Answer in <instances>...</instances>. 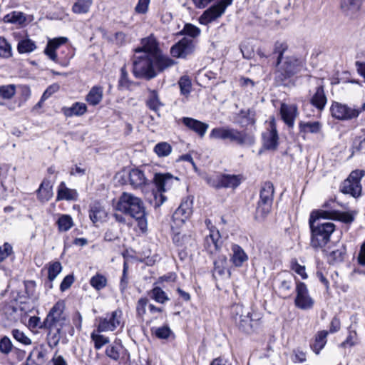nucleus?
<instances>
[{
  "label": "nucleus",
  "instance_id": "obj_1",
  "mask_svg": "<svg viewBox=\"0 0 365 365\" xmlns=\"http://www.w3.org/2000/svg\"><path fill=\"white\" fill-rule=\"evenodd\" d=\"M175 63L170 58H157L153 56H148L146 53H136L133 58V73L138 78L150 80Z\"/></svg>",
  "mask_w": 365,
  "mask_h": 365
},
{
  "label": "nucleus",
  "instance_id": "obj_2",
  "mask_svg": "<svg viewBox=\"0 0 365 365\" xmlns=\"http://www.w3.org/2000/svg\"><path fill=\"white\" fill-rule=\"evenodd\" d=\"M324 210H314L312 212L309 220L312 230L311 245L314 248L324 247L329 240L331 233L335 230V225L332 222H319L320 220H326Z\"/></svg>",
  "mask_w": 365,
  "mask_h": 365
},
{
  "label": "nucleus",
  "instance_id": "obj_3",
  "mask_svg": "<svg viewBox=\"0 0 365 365\" xmlns=\"http://www.w3.org/2000/svg\"><path fill=\"white\" fill-rule=\"evenodd\" d=\"M116 210L129 215L138 221L141 229L146 226L143 202L139 197L128 192H123L116 205Z\"/></svg>",
  "mask_w": 365,
  "mask_h": 365
},
{
  "label": "nucleus",
  "instance_id": "obj_4",
  "mask_svg": "<svg viewBox=\"0 0 365 365\" xmlns=\"http://www.w3.org/2000/svg\"><path fill=\"white\" fill-rule=\"evenodd\" d=\"M64 310V301H58L47 314L43 322L44 327L59 329L69 327L70 322Z\"/></svg>",
  "mask_w": 365,
  "mask_h": 365
},
{
  "label": "nucleus",
  "instance_id": "obj_5",
  "mask_svg": "<svg viewBox=\"0 0 365 365\" xmlns=\"http://www.w3.org/2000/svg\"><path fill=\"white\" fill-rule=\"evenodd\" d=\"M153 181L157 191L159 192L155 195V205L160 206L166 200V197L163 195V192L170 190L174 185L178 184L179 179L169 173H156Z\"/></svg>",
  "mask_w": 365,
  "mask_h": 365
},
{
  "label": "nucleus",
  "instance_id": "obj_6",
  "mask_svg": "<svg viewBox=\"0 0 365 365\" xmlns=\"http://www.w3.org/2000/svg\"><path fill=\"white\" fill-rule=\"evenodd\" d=\"M365 110V103L361 107L333 102L330 107L331 116L339 120H350L358 118Z\"/></svg>",
  "mask_w": 365,
  "mask_h": 365
},
{
  "label": "nucleus",
  "instance_id": "obj_7",
  "mask_svg": "<svg viewBox=\"0 0 365 365\" xmlns=\"http://www.w3.org/2000/svg\"><path fill=\"white\" fill-rule=\"evenodd\" d=\"M274 195V186L270 182H266L262 185L259 200L256 211V218L262 220L271 211Z\"/></svg>",
  "mask_w": 365,
  "mask_h": 365
},
{
  "label": "nucleus",
  "instance_id": "obj_8",
  "mask_svg": "<svg viewBox=\"0 0 365 365\" xmlns=\"http://www.w3.org/2000/svg\"><path fill=\"white\" fill-rule=\"evenodd\" d=\"M231 314L237 326L242 331L249 333L252 328L251 311L242 304H234L231 308Z\"/></svg>",
  "mask_w": 365,
  "mask_h": 365
},
{
  "label": "nucleus",
  "instance_id": "obj_9",
  "mask_svg": "<svg viewBox=\"0 0 365 365\" xmlns=\"http://www.w3.org/2000/svg\"><path fill=\"white\" fill-rule=\"evenodd\" d=\"M233 0H220L216 4L204 11L199 17V23L207 26L220 18L225 12L227 8L232 4Z\"/></svg>",
  "mask_w": 365,
  "mask_h": 365
},
{
  "label": "nucleus",
  "instance_id": "obj_10",
  "mask_svg": "<svg viewBox=\"0 0 365 365\" xmlns=\"http://www.w3.org/2000/svg\"><path fill=\"white\" fill-rule=\"evenodd\" d=\"M365 175V171L356 170L352 171L343 183L342 192L349 194L354 197H358L361 194V180Z\"/></svg>",
  "mask_w": 365,
  "mask_h": 365
},
{
  "label": "nucleus",
  "instance_id": "obj_11",
  "mask_svg": "<svg viewBox=\"0 0 365 365\" xmlns=\"http://www.w3.org/2000/svg\"><path fill=\"white\" fill-rule=\"evenodd\" d=\"M123 326V312L118 309L108 314L105 317H99L96 327L100 331L108 332L113 331L118 327Z\"/></svg>",
  "mask_w": 365,
  "mask_h": 365
},
{
  "label": "nucleus",
  "instance_id": "obj_12",
  "mask_svg": "<svg viewBox=\"0 0 365 365\" xmlns=\"http://www.w3.org/2000/svg\"><path fill=\"white\" fill-rule=\"evenodd\" d=\"M279 71L284 78H290L304 68V61L302 58L294 56H287L279 64Z\"/></svg>",
  "mask_w": 365,
  "mask_h": 365
},
{
  "label": "nucleus",
  "instance_id": "obj_13",
  "mask_svg": "<svg viewBox=\"0 0 365 365\" xmlns=\"http://www.w3.org/2000/svg\"><path fill=\"white\" fill-rule=\"evenodd\" d=\"M226 140L241 146L252 145L255 142V138L252 133L227 127Z\"/></svg>",
  "mask_w": 365,
  "mask_h": 365
},
{
  "label": "nucleus",
  "instance_id": "obj_14",
  "mask_svg": "<svg viewBox=\"0 0 365 365\" xmlns=\"http://www.w3.org/2000/svg\"><path fill=\"white\" fill-rule=\"evenodd\" d=\"M295 306L301 309L312 308L314 301L310 297L307 285L302 282H296Z\"/></svg>",
  "mask_w": 365,
  "mask_h": 365
},
{
  "label": "nucleus",
  "instance_id": "obj_15",
  "mask_svg": "<svg viewBox=\"0 0 365 365\" xmlns=\"http://www.w3.org/2000/svg\"><path fill=\"white\" fill-rule=\"evenodd\" d=\"M276 286L279 294L284 297L291 295L294 283L298 282L296 277L289 272H283L276 278Z\"/></svg>",
  "mask_w": 365,
  "mask_h": 365
},
{
  "label": "nucleus",
  "instance_id": "obj_16",
  "mask_svg": "<svg viewBox=\"0 0 365 365\" xmlns=\"http://www.w3.org/2000/svg\"><path fill=\"white\" fill-rule=\"evenodd\" d=\"M192 213V198L185 197L173 215V221L176 227H180Z\"/></svg>",
  "mask_w": 365,
  "mask_h": 365
},
{
  "label": "nucleus",
  "instance_id": "obj_17",
  "mask_svg": "<svg viewBox=\"0 0 365 365\" xmlns=\"http://www.w3.org/2000/svg\"><path fill=\"white\" fill-rule=\"evenodd\" d=\"M135 53H146L148 56H153L155 58H169L163 55L160 51L156 39L150 36L142 40V47L135 49Z\"/></svg>",
  "mask_w": 365,
  "mask_h": 365
},
{
  "label": "nucleus",
  "instance_id": "obj_18",
  "mask_svg": "<svg viewBox=\"0 0 365 365\" xmlns=\"http://www.w3.org/2000/svg\"><path fill=\"white\" fill-rule=\"evenodd\" d=\"M280 115L282 120L289 128H292L294 121L299 115L296 105L282 103L280 107Z\"/></svg>",
  "mask_w": 365,
  "mask_h": 365
},
{
  "label": "nucleus",
  "instance_id": "obj_19",
  "mask_svg": "<svg viewBox=\"0 0 365 365\" xmlns=\"http://www.w3.org/2000/svg\"><path fill=\"white\" fill-rule=\"evenodd\" d=\"M248 259V255L242 247L236 244L232 245L230 253V260L235 267H242Z\"/></svg>",
  "mask_w": 365,
  "mask_h": 365
},
{
  "label": "nucleus",
  "instance_id": "obj_20",
  "mask_svg": "<svg viewBox=\"0 0 365 365\" xmlns=\"http://www.w3.org/2000/svg\"><path fill=\"white\" fill-rule=\"evenodd\" d=\"M193 51V45L192 41L183 38L178 43L172 46L170 53L173 57L185 58Z\"/></svg>",
  "mask_w": 365,
  "mask_h": 365
},
{
  "label": "nucleus",
  "instance_id": "obj_21",
  "mask_svg": "<svg viewBox=\"0 0 365 365\" xmlns=\"http://www.w3.org/2000/svg\"><path fill=\"white\" fill-rule=\"evenodd\" d=\"M130 185L133 188H140L148 184V179L146 178L143 170L139 168L131 169L128 175Z\"/></svg>",
  "mask_w": 365,
  "mask_h": 365
},
{
  "label": "nucleus",
  "instance_id": "obj_22",
  "mask_svg": "<svg viewBox=\"0 0 365 365\" xmlns=\"http://www.w3.org/2000/svg\"><path fill=\"white\" fill-rule=\"evenodd\" d=\"M181 120L186 127L198 134L201 138L205 135L207 130L209 128V125L207 123L192 118L183 117Z\"/></svg>",
  "mask_w": 365,
  "mask_h": 365
},
{
  "label": "nucleus",
  "instance_id": "obj_23",
  "mask_svg": "<svg viewBox=\"0 0 365 365\" xmlns=\"http://www.w3.org/2000/svg\"><path fill=\"white\" fill-rule=\"evenodd\" d=\"M242 180L241 175H222L217 179L216 187L235 188Z\"/></svg>",
  "mask_w": 365,
  "mask_h": 365
},
{
  "label": "nucleus",
  "instance_id": "obj_24",
  "mask_svg": "<svg viewBox=\"0 0 365 365\" xmlns=\"http://www.w3.org/2000/svg\"><path fill=\"white\" fill-rule=\"evenodd\" d=\"M278 134L274 122L270 123V130L263 134L264 147L267 150H275L278 145Z\"/></svg>",
  "mask_w": 365,
  "mask_h": 365
},
{
  "label": "nucleus",
  "instance_id": "obj_25",
  "mask_svg": "<svg viewBox=\"0 0 365 365\" xmlns=\"http://www.w3.org/2000/svg\"><path fill=\"white\" fill-rule=\"evenodd\" d=\"M220 234L219 231L215 228L210 229L209 235L206 236L205 239L204 245L208 252L212 253L220 248Z\"/></svg>",
  "mask_w": 365,
  "mask_h": 365
},
{
  "label": "nucleus",
  "instance_id": "obj_26",
  "mask_svg": "<svg viewBox=\"0 0 365 365\" xmlns=\"http://www.w3.org/2000/svg\"><path fill=\"white\" fill-rule=\"evenodd\" d=\"M324 216L327 219L337 220L345 223H351L354 220V214L350 212H339L335 210H326Z\"/></svg>",
  "mask_w": 365,
  "mask_h": 365
},
{
  "label": "nucleus",
  "instance_id": "obj_27",
  "mask_svg": "<svg viewBox=\"0 0 365 365\" xmlns=\"http://www.w3.org/2000/svg\"><path fill=\"white\" fill-rule=\"evenodd\" d=\"M67 38L64 37H60L49 40L46 48H45L44 53L48 56L50 59L53 61H56L57 55L56 50L62 44L66 42Z\"/></svg>",
  "mask_w": 365,
  "mask_h": 365
},
{
  "label": "nucleus",
  "instance_id": "obj_28",
  "mask_svg": "<svg viewBox=\"0 0 365 365\" xmlns=\"http://www.w3.org/2000/svg\"><path fill=\"white\" fill-rule=\"evenodd\" d=\"M103 88L101 86H95L88 93L86 96V101L93 106L98 105L103 99Z\"/></svg>",
  "mask_w": 365,
  "mask_h": 365
},
{
  "label": "nucleus",
  "instance_id": "obj_29",
  "mask_svg": "<svg viewBox=\"0 0 365 365\" xmlns=\"http://www.w3.org/2000/svg\"><path fill=\"white\" fill-rule=\"evenodd\" d=\"M123 346L120 339H115L112 344H109L105 351L106 356L113 361H118L120 358Z\"/></svg>",
  "mask_w": 365,
  "mask_h": 365
},
{
  "label": "nucleus",
  "instance_id": "obj_30",
  "mask_svg": "<svg viewBox=\"0 0 365 365\" xmlns=\"http://www.w3.org/2000/svg\"><path fill=\"white\" fill-rule=\"evenodd\" d=\"M77 197L76 190L70 189L66 187L64 182H61L58 187L57 200H74Z\"/></svg>",
  "mask_w": 365,
  "mask_h": 365
},
{
  "label": "nucleus",
  "instance_id": "obj_31",
  "mask_svg": "<svg viewBox=\"0 0 365 365\" xmlns=\"http://www.w3.org/2000/svg\"><path fill=\"white\" fill-rule=\"evenodd\" d=\"M89 217L93 224L103 222L106 220L107 212L99 204H94L90 210Z\"/></svg>",
  "mask_w": 365,
  "mask_h": 365
},
{
  "label": "nucleus",
  "instance_id": "obj_32",
  "mask_svg": "<svg viewBox=\"0 0 365 365\" xmlns=\"http://www.w3.org/2000/svg\"><path fill=\"white\" fill-rule=\"evenodd\" d=\"M87 112V106L84 103L76 102L71 107L63 108V113L66 117L80 116Z\"/></svg>",
  "mask_w": 365,
  "mask_h": 365
},
{
  "label": "nucleus",
  "instance_id": "obj_33",
  "mask_svg": "<svg viewBox=\"0 0 365 365\" xmlns=\"http://www.w3.org/2000/svg\"><path fill=\"white\" fill-rule=\"evenodd\" d=\"M173 232H175L173 226ZM173 241L176 246L187 249L189 246L192 245L194 239L190 235L181 234L180 232H174Z\"/></svg>",
  "mask_w": 365,
  "mask_h": 365
},
{
  "label": "nucleus",
  "instance_id": "obj_34",
  "mask_svg": "<svg viewBox=\"0 0 365 365\" xmlns=\"http://www.w3.org/2000/svg\"><path fill=\"white\" fill-rule=\"evenodd\" d=\"M103 332L98 331V328L96 327V329H94L91 334V341L93 342L94 348L96 350H100L103 346L110 343L109 337L102 334Z\"/></svg>",
  "mask_w": 365,
  "mask_h": 365
},
{
  "label": "nucleus",
  "instance_id": "obj_35",
  "mask_svg": "<svg viewBox=\"0 0 365 365\" xmlns=\"http://www.w3.org/2000/svg\"><path fill=\"white\" fill-rule=\"evenodd\" d=\"M346 252V247L343 245L336 246L327 254L328 261L331 264L341 262L344 260Z\"/></svg>",
  "mask_w": 365,
  "mask_h": 365
},
{
  "label": "nucleus",
  "instance_id": "obj_36",
  "mask_svg": "<svg viewBox=\"0 0 365 365\" xmlns=\"http://www.w3.org/2000/svg\"><path fill=\"white\" fill-rule=\"evenodd\" d=\"M38 198L44 202L53 197L52 186L48 181H43L37 190Z\"/></svg>",
  "mask_w": 365,
  "mask_h": 365
},
{
  "label": "nucleus",
  "instance_id": "obj_37",
  "mask_svg": "<svg viewBox=\"0 0 365 365\" xmlns=\"http://www.w3.org/2000/svg\"><path fill=\"white\" fill-rule=\"evenodd\" d=\"M299 128L302 133L317 134L321 132L322 125L319 121H302L299 124Z\"/></svg>",
  "mask_w": 365,
  "mask_h": 365
},
{
  "label": "nucleus",
  "instance_id": "obj_38",
  "mask_svg": "<svg viewBox=\"0 0 365 365\" xmlns=\"http://www.w3.org/2000/svg\"><path fill=\"white\" fill-rule=\"evenodd\" d=\"M227 259L226 256L223 255L220 257L215 262V268L213 272L214 276L223 277L227 274L229 277L230 275V272L227 268Z\"/></svg>",
  "mask_w": 365,
  "mask_h": 365
},
{
  "label": "nucleus",
  "instance_id": "obj_39",
  "mask_svg": "<svg viewBox=\"0 0 365 365\" xmlns=\"http://www.w3.org/2000/svg\"><path fill=\"white\" fill-rule=\"evenodd\" d=\"M48 330L47 334V342L51 349L56 347L61 338L62 331L64 328H46Z\"/></svg>",
  "mask_w": 365,
  "mask_h": 365
},
{
  "label": "nucleus",
  "instance_id": "obj_40",
  "mask_svg": "<svg viewBox=\"0 0 365 365\" xmlns=\"http://www.w3.org/2000/svg\"><path fill=\"white\" fill-rule=\"evenodd\" d=\"M311 103L319 110H322L324 109L327 103V98L322 87L319 86L317 88L314 96L312 98Z\"/></svg>",
  "mask_w": 365,
  "mask_h": 365
},
{
  "label": "nucleus",
  "instance_id": "obj_41",
  "mask_svg": "<svg viewBox=\"0 0 365 365\" xmlns=\"http://www.w3.org/2000/svg\"><path fill=\"white\" fill-rule=\"evenodd\" d=\"M361 0H341V8L346 15H351L360 9Z\"/></svg>",
  "mask_w": 365,
  "mask_h": 365
},
{
  "label": "nucleus",
  "instance_id": "obj_42",
  "mask_svg": "<svg viewBox=\"0 0 365 365\" xmlns=\"http://www.w3.org/2000/svg\"><path fill=\"white\" fill-rule=\"evenodd\" d=\"M93 4V0H76L72 6V11L77 14H83L89 12Z\"/></svg>",
  "mask_w": 365,
  "mask_h": 365
},
{
  "label": "nucleus",
  "instance_id": "obj_43",
  "mask_svg": "<svg viewBox=\"0 0 365 365\" xmlns=\"http://www.w3.org/2000/svg\"><path fill=\"white\" fill-rule=\"evenodd\" d=\"M58 230L59 232H67L74 225L73 220L71 215L63 214L61 215L56 221Z\"/></svg>",
  "mask_w": 365,
  "mask_h": 365
},
{
  "label": "nucleus",
  "instance_id": "obj_44",
  "mask_svg": "<svg viewBox=\"0 0 365 365\" xmlns=\"http://www.w3.org/2000/svg\"><path fill=\"white\" fill-rule=\"evenodd\" d=\"M149 96L146 104L148 107L157 112L163 106L160 102L158 92L155 90H149Z\"/></svg>",
  "mask_w": 365,
  "mask_h": 365
},
{
  "label": "nucleus",
  "instance_id": "obj_45",
  "mask_svg": "<svg viewBox=\"0 0 365 365\" xmlns=\"http://www.w3.org/2000/svg\"><path fill=\"white\" fill-rule=\"evenodd\" d=\"M36 48L34 41L29 38L22 39L19 41L17 50L20 53H26L34 51Z\"/></svg>",
  "mask_w": 365,
  "mask_h": 365
},
{
  "label": "nucleus",
  "instance_id": "obj_46",
  "mask_svg": "<svg viewBox=\"0 0 365 365\" xmlns=\"http://www.w3.org/2000/svg\"><path fill=\"white\" fill-rule=\"evenodd\" d=\"M328 334L327 331H321L317 334L313 345V349L316 354H318L325 346Z\"/></svg>",
  "mask_w": 365,
  "mask_h": 365
},
{
  "label": "nucleus",
  "instance_id": "obj_47",
  "mask_svg": "<svg viewBox=\"0 0 365 365\" xmlns=\"http://www.w3.org/2000/svg\"><path fill=\"white\" fill-rule=\"evenodd\" d=\"M172 150V146L166 142L159 143L154 147V152L160 158L168 156Z\"/></svg>",
  "mask_w": 365,
  "mask_h": 365
},
{
  "label": "nucleus",
  "instance_id": "obj_48",
  "mask_svg": "<svg viewBox=\"0 0 365 365\" xmlns=\"http://www.w3.org/2000/svg\"><path fill=\"white\" fill-rule=\"evenodd\" d=\"M91 285L96 290H101L106 287L107 279L101 274H96L90 280Z\"/></svg>",
  "mask_w": 365,
  "mask_h": 365
},
{
  "label": "nucleus",
  "instance_id": "obj_49",
  "mask_svg": "<svg viewBox=\"0 0 365 365\" xmlns=\"http://www.w3.org/2000/svg\"><path fill=\"white\" fill-rule=\"evenodd\" d=\"M151 297L158 303L164 304L169 300L166 293L159 287H155L151 290Z\"/></svg>",
  "mask_w": 365,
  "mask_h": 365
},
{
  "label": "nucleus",
  "instance_id": "obj_50",
  "mask_svg": "<svg viewBox=\"0 0 365 365\" xmlns=\"http://www.w3.org/2000/svg\"><path fill=\"white\" fill-rule=\"evenodd\" d=\"M181 94L188 96L191 91V81L187 76H182L178 81Z\"/></svg>",
  "mask_w": 365,
  "mask_h": 365
},
{
  "label": "nucleus",
  "instance_id": "obj_51",
  "mask_svg": "<svg viewBox=\"0 0 365 365\" xmlns=\"http://www.w3.org/2000/svg\"><path fill=\"white\" fill-rule=\"evenodd\" d=\"M12 55L11 45L4 38L0 36V57L8 58Z\"/></svg>",
  "mask_w": 365,
  "mask_h": 365
},
{
  "label": "nucleus",
  "instance_id": "obj_52",
  "mask_svg": "<svg viewBox=\"0 0 365 365\" xmlns=\"http://www.w3.org/2000/svg\"><path fill=\"white\" fill-rule=\"evenodd\" d=\"M227 127H217L211 130L209 138L211 140H226Z\"/></svg>",
  "mask_w": 365,
  "mask_h": 365
},
{
  "label": "nucleus",
  "instance_id": "obj_53",
  "mask_svg": "<svg viewBox=\"0 0 365 365\" xmlns=\"http://www.w3.org/2000/svg\"><path fill=\"white\" fill-rule=\"evenodd\" d=\"M62 266L59 262H54L50 264L48 269V278L52 282L53 281L58 274L61 272Z\"/></svg>",
  "mask_w": 365,
  "mask_h": 365
},
{
  "label": "nucleus",
  "instance_id": "obj_54",
  "mask_svg": "<svg viewBox=\"0 0 365 365\" xmlns=\"http://www.w3.org/2000/svg\"><path fill=\"white\" fill-rule=\"evenodd\" d=\"M16 93V86L13 84L0 86V96L4 99H11Z\"/></svg>",
  "mask_w": 365,
  "mask_h": 365
},
{
  "label": "nucleus",
  "instance_id": "obj_55",
  "mask_svg": "<svg viewBox=\"0 0 365 365\" xmlns=\"http://www.w3.org/2000/svg\"><path fill=\"white\" fill-rule=\"evenodd\" d=\"M200 32L201 31L198 27L191 24H186L182 31V34L192 38L198 36Z\"/></svg>",
  "mask_w": 365,
  "mask_h": 365
},
{
  "label": "nucleus",
  "instance_id": "obj_56",
  "mask_svg": "<svg viewBox=\"0 0 365 365\" xmlns=\"http://www.w3.org/2000/svg\"><path fill=\"white\" fill-rule=\"evenodd\" d=\"M12 335L17 341L24 345H29L31 344V340L19 329H14L12 331Z\"/></svg>",
  "mask_w": 365,
  "mask_h": 365
},
{
  "label": "nucleus",
  "instance_id": "obj_57",
  "mask_svg": "<svg viewBox=\"0 0 365 365\" xmlns=\"http://www.w3.org/2000/svg\"><path fill=\"white\" fill-rule=\"evenodd\" d=\"M292 270H293L294 272H296L297 274L301 276V277L303 279H305L307 278V274L305 271V267L299 264L297 259H292L291 261V266H290Z\"/></svg>",
  "mask_w": 365,
  "mask_h": 365
},
{
  "label": "nucleus",
  "instance_id": "obj_58",
  "mask_svg": "<svg viewBox=\"0 0 365 365\" xmlns=\"http://www.w3.org/2000/svg\"><path fill=\"white\" fill-rule=\"evenodd\" d=\"M287 49V45L284 42L277 41L274 45V53H278L277 64H280L284 52Z\"/></svg>",
  "mask_w": 365,
  "mask_h": 365
},
{
  "label": "nucleus",
  "instance_id": "obj_59",
  "mask_svg": "<svg viewBox=\"0 0 365 365\" xmlns=\"http://www.w3.org/2000/svg\"><path fill=\"white\" fill-rule=\"evenodd\" d=\"M5 21L11 23H21L25 21V17L21 12L13 11L11 14L6 15Z\"/></svg>",
  "mask_w": 365,
  "mask_h": 365
},
{
  "label": "nucleus",
  "instance_id": "obj_60",
  "mask_svg": "<svg viewBox=\"0 0 365 365\" xmlns=\"http://www.w3.org/2000/svg\"><path fill=\"white\" fill-rule=\"evenodd\" d=\"M150 0H138L135 11L138 14H145L147 13Z\"/></svg>",
  "mask_w": 365,
  "mask_h": 365
},
{
  "label": "nucleus",
  "instance_id": "obj_61",
  "mask_svg": "<svg viewBox=\"0 0 365 365\" xmlns=\"http://www.w3.org/2000/svg\"><path fill=\"white\" fill-rule=\"evenodd\" d=\"M12 253V247L10 244L6 242L0 247V262H3Z\"/></svg>",
  "mask_w": 365,
  "mask_h": 365
},
{
  "label": "nucleus",
  "instance_id": "obj_62",
  "mask_svg": "<svg viewBox=\"0 0 365 365\" xmlns=\"http://www.w3.org/2000/svg\"><path fill=\"white\" fill-rule=\"evenodd\" d=\"M120 87L128 88L131 85V82L128 79V75L125 67L121 68V76L118 81Z\"/></svg>",
  "mask_w": 365,
  "mask_h": 365
},
{
  "label": "nucleus",
  "instance_id": "obj_63",
  "mask_svg": "<svg viewBox=\"0 0 365 365\" xmlns=\"http://www.w3.org/2000/svg\"><path fill=\"white\" fill-rule=\"evenodd\" d=\"M12 349V344L10 339L4 336L0 341V351L4 354H9Z\"/></svg>",
  "mask_w": 365,
  "mask_h": 365
},
{
  "label": "nucleus",
  "instance_id": "obj_64",
  "mask_svg": "<svg viewBox=\"0 0 365 365\" xmlns=\"http://www.w3.org/2000/svg\"><path fill=\"white\" fill-rule=\"evenodd\" d=\"M148 300L145 298H140L137 303L136 311L138 315L140 317L144 316L146 312V307L148 305Z\"/></svg>",
  "mask_w": 365,
  "mask_h": 365
}]
</instances>
